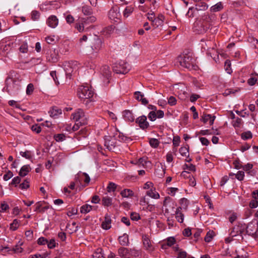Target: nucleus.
I'll use <instances>...</instances> for the list:
<instances>
[{
    "mask_svg": "<svg viewBox=\"0 0 258 258\" xmlns=\"http://www.w3.org/2000/svg\"><path fill=\"white\" fill-rule=\"evenodd\" d=\"M215 18V15L214 14H204L200 20H197L195 22L194 26V31L199 34L206 32L211 28Z\"/></svg>",
    "mask_w": 258,
    "mask_h": 258,
    "instance_id": "1",
    "label": "nucleus"
},
{
    "mask_svg": "<svg viewBox=\"0 0 258 258\" xmlns=\"http://www.w3.org/2000/svg\"><path fill=\"white\" fill-rule=\"evenodd\" d=\"M5 88L10 94L16 93L21 87L20 81L12 77H8L6 80Z\"/></svg>",
    "mask_w": 258,
    "mask_h": 258,
    "instance_id": "2",
    "label": "nucleus"
},
{
    "mask_svg": "<svg viewBox=\"0 0 258 258\" xmlns=\"http://www.w3.org/2000/svg\"><path fill=\"white\" fill-rule=\"evenodd\" d=\"M178 61L180 65L185 68L192 69L194 67L195 60L190 55L185 54L178 57Z\"/></svg>",
    "mask_w": 258,
    "mask_h": 258,
    "instance_id": "3",
    "label": "nucleus"
},
{
    "mask_svg": "<svg viewBox=\"0 0 258 258\" xmlns=\"http://www.w3.org/2000/svg\"><path fill=\"white\" fill-rule=\"evenodd\" d=\"M119 255L122 258H134L139 256L140 252L134 249L121 247L118 249Z\"/></svg>",
    "mask_w": 258,
    "mask_h": 258,
    "instance_id": "4",
    "label": "nucleus"
},
{
    "mask_svg": "<svg viewBox=\"0 0 258 258\" xmlns=\"http://www.w3.org/2000/svg\"><path fill=\"white\" fill-rule=\"evenodd\" d=\"M93 95L94 92L92 89L88 86H81L78 89V95L81 99H90L93 97Z\"/></svg>",
    "mask_w": 258,
    "mask_h": 258,
    "instance_id": "5",
    "label": "nucleus"
},
{
    "mask_svg": "<svg viewBox=\"0 0 258 258\" xmlns=\"http://www.w3.org/2000/svg\"><path fill=\"white\" fill-rule=\"evenodd\" d=\"M113 71L117 74H125L131 69L130 65L126 62L121 60L113 67Z\"/></svg>",
    "mask_w": 258,
    "mask_h": 258,
    "instance_id": "6",
    "label": "nucleus"
},
{
    "mask_svg": "<svg viewBox=\"0 0 258 258\" xmlns=\"http://www.w3.org/2000/svg\"><path fill=\"white\" fill-rule=\"evenodd\" d=\"M108 18L112 23H118L120 21L121 15L119 12V8L117 6H113L109 11Z\"/></svg>",
    "mask_w": 258,
    "mask_h": 258,
    "instance_id": "7",
    "label": "nucleus"
},
{
    "mask_svg": "<svg viewBox=\"0 0 258 258\" xmlns=\"http://www.w3.org/2000/svg\"><path fill=\"white\" fill-rule=\"evenodd\" d=\"M201 42L202 50L203 51H207V53L210 54L211 56L212 57L211 51H215L216 44L215 42L211 40L206 41L204 39H202Z\"/></svg>",
    "mask_w": 258,
    "mask_h": 258,
    "instance_id": "8",
    "label": "nucleus"
},
{
    "mask_svg": "<svg viewBox=\"0 0 258 258\" xmlns=\"http://www.w3.org/2000/svg\"><path fill=\"white\" fill-rule=\"evenodd\" d=\"M71 118L76 122H79L80 124H85L87 123V117L82 109H77L74 113L72 114Z\"/></svg>",
    "mask_w": 258,
    "mask_h": 258,
    "instance_id": "9",
    "label": "nucleus"
},
{
    "mask_svg": "<svg viewBox=\"0 0 258 258\" xmlns=\"http://www.w3.org/2000/svg\"><path fill=\"white\" fill-rule=\"evenodd\" d=\"M80 65V64L77 61H71L65 66V71L67 74H71L74 70L77 71L79 68Z\"/></svg>",
    "mask_w": 258,
    "mask_h": 258,
    "instance_id": "10",
    "label": "nucleus"
},
{
    "mask_svg": "<svg viewBox=\"0 0 258 258\" xmlns=\"http://www.w3.org/2000/svg\"><path fill=\"white\" fill-rule=\"evenodd\" d=\"M143 244L145 249L150 252H152L154 250V247L151 243V240L147 235H143L142 236Z\"/></svg>",
    "mask_w": 258,
    "mask_h": 258,
    "instance_id": "11",
    "label": "nucleus"
},
{
    "mask_svg": "<svg viewBox=\"0 0 258 258\" xmlns=\"http://www.w3.org/2000/svg\"><path fill=\"white\" fill-rule=\"evenodd\" d=\"M136 122L139 124L140 127L142 130L146 129L149 126V123L147 121V117L145 115L138 117L136 120Z\"/></svg>",
    "mask_w": 258,
    "mask_h": 258,
    "instance_id": "12",
    "label": "nucleus"
},
{
    "mask_svg": "<svg viewBox=\"0 0 258 258\" xmlns=\"http://www.w3.org/2000/svg\"><path fill=\"white\" fill-rule=\"evenodd\" d=\"M83 179L86 184H88L90 181V177L86 173H79L75 176V180L77 183H81Z\"/></svg>",
    "mask_w": 258,
    "mask_h": 258,
    "instance_id": "13",
    "label": "nucleus"
},
{
    "mask_svg": "<svg viewBox=\"0 0 258 258\" xmlns=\"http://www.w3.org/2000/svg\"><path fill=\"white\" fill-rule=\"evenodd\" d=\"M46 24L49 27L55 28L58 24V19L56 16L51 15L47 19Z\"/></svg>",
    "mask_w": 258,
    "mask_h": 258,
    "instance_id": "14",
    "label": "nucleus"
},
{
    "mask_svg": "<svg viewBox=\"0 0 258 258\" xmlns=\"http://www.w3.org/2000/svg\"><path fill=\"white\" fill-rule=\"evenodd\" d=\"M115 140L114 139H113L111 137H107L105 139L104 141V146L106 147V148L110 151L113 150L115 147Z\"/></svg>",
    "mask_w": 258,
    "mask_h": 258,
    "instance_id": "15",
    "label": "nucleus"
},
{
    "mask_svg": "<svg viewBox=\"0 0 258 258\" xmlns=\"http://www.w3.org/2000/svg\"><path fill=\"white\" fill-rule=\"evenodd\" d=\"M58 55L57 52L55 50H50L47 55V59L51 62H55L58 60Z\"/></svg>",
    "mask_w": 258,
    "mask_h": 258,
    "instance_id": "16",
    "label": "nucleus"
},
{
    "mask_svg": "<svg viewBox=\"0 0 258 258\" xmlns=\"http://www.w3.org/2000/svg\"><path fill=\"white\" fill-rule=\"evenodd\" d=\"M102 41L99 38L94 39L93 45L91 46L92 49L94 52L97 53L102 47Z\"/></svg>",
    "mask_w": 258,
    "mask_h": 258,
    "instance_id": "17",
    "label": "nucleus"
},
{
    "mask_svg": "<svg viewBox=\"0 0 258 258\" xmlns=\"http://www.w3.org/2000/svg\"><path fill=\"white\" fill-rule=\"evenodd\" d=\"M134 97L138 101H141L144 105H147L148 103V100L144 98V95L140 91H136L134 93Z\"/></svg>",
    "mask_w": 258,
    "mask_h": 258,
    "instance_id": "18",
    "label": "nucleus"
},
{
    "mask_svg": "<svg viewBox=\"0 0 258 258\" xmlns=\"http://www.w3.org/2000/svg\"><path fill=\"white\" fill-rule=\"evenodd\" d=\"M122 115L124 119L127 121L133 122L135 120V116L132 112L129 110H125L123 111Z\"/></svg>",
    "mask_w": 258,
    "mask_h": 258,
    "instance_id": "19",
    "label": "nucleus"
},
{
    "mask_svg": "<svg viewBox=\"0 0 258 258\" xmlns=\"http://www.w3.org/2000/svg\"><path fill=\"white\" fill-rule=\"evenodd\" d=\"M118 240L119 244L122 246H128L130 244L128 235L126 233L119 236Z\"/></svg>",
    "mask_w": 258,
    "mask_h": 258,
    "instance_id": "20",
    "label": "nucleus"
},
{
    "mask_svg": "<svg viewBox=\"0 0 258 258\" xmlns=\"http://www.w3.org/2000/svg\"><path fill=\"white\" fill-rule=\"evenodd\" d=\"M175 217L178 222L180 223H183L184 216L181 212V207H178L176 208L175 212Z\"/></svg>",
    "mask_w": 258,
    "mask_h": 258,
    "instance_id": "21",
    "label": "nucleus"
},
{
    "mask_svg": "<svg viewBox=\"0 0 258 258\" xmlns=\"http://www.w3.org/2000/svg\"><path fill=\"white\" fill-rule=\"evenodd\" d=\"M24 243L21 241H19L12 248L8 251H12V252L15 253H20L23 251V248L22 246Z\"/></svg>",
    "mask_w": 258,
    "mask_h": 258,
    "instance_id": "22",
    "label": "nucleus"
},
{
    "mask_svg": "<svg viewBox=\"0 0 258 258\" xmlns=\"http://www.w3.org/2000/svg\"><path fill=\"white\" fill-rule=\"evenodd\" d=\"M61 113V109L56 106L52 107L49 111L50 116L53 118H57Z\"/></svg>",
    "mask_w": 258,
    "mask_h": 258,
    "instance_id": "23",
    "label": "nucleus"
},
{
    "mask_svg": "<svg viewBox=\"0 0 258 258\" xmlns=\"http://www.w3.org/2000/svg\"><path fill=\"white\" fill-rule=\"evenodd\" d=\"M215 118V116H212L210 114H203L201 117V120L204 123H206L209 121V123L210 125H212L214 123V120Z\"/></svg>",
    "mask_w": 258,
    "mask_h": 258,
    "instance_id": "24",
    "label": "nucleus"
},
{
    "mask_svg": "<svg viewBox=\"0 0 258 258\" xmlns=\"http://www.w3.org/2000/svg\"><path fill=\"white\" fill-rule=\"evenodd\" d=\"M209 7L208 5L201 0L198 3L196 4L195 5V9L197 11H206L208 9Z\"/></svg>",
    "mask_w": 258,
    "mask_h": 258,
    "instance_id": "25",
    "label": "nucleus"
},
{
    "mask_svg": "<svg viewBox=\"0 0 258 258\" xmlns=\"http://www.w3.org/2000/svg\"><path fill=\"white\" fill-rule=\"evenodd\" d=\"M146 195L154 199H159L160 198V195L156 191L155 187H154L148 190L146 192Z\"/></svg>",
    "mask_w": 258,
    "mask_h": 258,
    "instance_id": "26",
    "label": "nucleus"
},
{
    "mask_svg": "<svg viewBox=\"0 0 258 258\" xmlns=\"http://www.w3.org/2000/svg\"><path fill=\"white\" fill-rule=\"evenodd\" d=\"M149 163V161L147 160L146 158L142 157L139 159L134 164L137 165L139 168H145L147 166V164Z\"/></svg>",
    "mask_w": 258,
    "mask_h": 258,
    "instance_id": "27",
    "label": "nucleus"
},
{
    "mask_svg": "<svg viewBox=\"0 0 258 258\" xmlns=\"http://www.w3.org/2000/svg\"><path fill=\"white\" fill-rule=\"evenodd\" d=\"M111 219L108 215L105 217L104 221L102 223L101 227L103 229L108 230L111 228Z\"/></svg>",
    "mask_w": 258,
    "mask_h": 258,
    "instance_id": "28",
    "label": "nucleus"
},
{
    "mask_svg": "<svg viewBox=\"0 0 258 258\" xmlns=\"http://www.w3.org/2000/svg\"><path fill=\"white\" fill-rule=\"evenodd\" d=\"M164 20V16L162 14H160L158 15V17L155 18L153 21V25L156 27L159 26H161L163 24Z\"/></svg>",
    "mask_w": 258,
    "mask_h": 258,
    "instance_id": "29",
    "label": "nucleus"
},
{
    "mask_svg": "<svg viewBox=\"0 0 258 258\" xmlns=\"http://www.w3.org/2000/svg\"><path fill=\"white\" fill-rule=\"evenodd\" d=\"M100 71L102 75L106 78L107 79L110 77L111 75V71L110 70V68L108 66H103L101 69Z\"/></svg>",
    "mask_w": 258,
    "mask_h": 258,
    "instance_id": "30",
    "label": "nucleus"
},
{
    "mask_svg": "<svg viewBox=\"0 0 258 258\" xmlns=\"http://www.w3.org/2000/svg\"><path fill=\"white\" fill-rule=\"evenodd\" d=\"M122 198H131L134 196V191L130 189L125 188L121 190L120 193Z\"/></svg>",
    "mask_w": 258,
    "mask_h": 258,
    "instance_id": "31",
    "label": "nucleus"
},
{
    "mask_svg": "<svg viewBox=\"0 0 258 258\" xmlns=\"http://www.w3.org/2000/svg\"><path fill=\"white\" fill-rule=\"evenodd\" d=\"M31 170L30 167L29 165L23 166L19 173V174L21 177H24L28 174Z\"/></svg>",
    "mask_w": 258,
    "mask_h": 258,
    "instance_id": "32",
    "label": "nucleus"
},
{
    "mask_svg": "<svg viewBox=\"0 0 258 258\" xmlns=\"http://www.w3.org/2000/svg\"><path fill=\"white\" fill-rule=\"evenodd\" d=\"M175 242V239L173 237H169L167 239L166 241H165L162 244V248H166V246H172Z\"/></svg>",
    "mask_w": 258,
    "mask_h": 258,
    "instance_id": "33",
    "label": "nucleus"
},
{
    "mask_svg": "<svg viewBox=\"0 0 258 258\" xmlns=\"http://www.w3.org/2000/svg\"><path fill=\"white\" fill-rule=\"evenodd\" d=\"M223 9V6L222 2H220L215 4V5L212 6L210 8V11L211 12H217L221 11Z\"/></svg>",
    "mask_w": 258,
    "mask_h": 258,
    "instance_id": "34",
    "label": "nucleus"
},
{
    "mask_svg": "<svg viewBox=\"0 0 258 258\" xmlns=\"http://www.w3.org/2000/svg\"><path fill=\"white\" fill-rule=\"evenodd\" d=\"M102 204L105 207H109L112 204V199L108 196H104L102 199Z\"/></svg>",
    "mask_w": 258,
    "mask_h": 258,
    "instance_id": "35",
    "label": "nucleus"
},
{
    "mask_svg": "<svg viewBox=\"0 0 258 258\" xmlns=\"http://www.w3.org/2000/svg\"><path fill=\"white\" fill-rule=\"evenodd\" d=\"M243 231L238 226H235L233 227L231 231L230 232L229 235L232 237H234L239 234H241Z\"/></svg>",
    "mask_w": 258,
    "mask_h": 258,
    "instance_id": "36",
    "label": "nucleus"
},
{
    "mask_svg": "<svg viewBox=\"0 0 258 258\" xmlns=\"http://www.w3.org/2000/svg\"><path fill=\"white\" fill-rule=\"evenodd\" d=\"M115 27L113 25H110L108 27H105L102 31L103 35L106 36H108L112 34L114 30Z\"/></svg>",
    "mask_w": 258,
    "mask_h": 258,
    "instance_id": "37",
    "label": "nucleus"
},
{
    "mask_svg": "<svg viewBox=\"0 0 258 258\" xmlns=\"http://www.w3.org/2000/svg\"><path fill=\"white\" fill-rule=\"evenodd\" d=\"M82 12L84 15L90 16L93 14L92 9L87 5H85L82 7Z\"/></svg>",
    "mask_w": 258,
    "mask_h": 258,
    "instance_id": "38",
    "label": "nucleus"
},
{
    "mask_svg": "<svg viewBox=\"0 0 258 258\" xmlns=\"http://www.w3.org/2000/svg\"><path fill=\"white\" fill-rule=\"evenodd\" d=\"M92 210V206L88 205L85 204L81 206L80 208V212L82 214H87L90 212Z\"/></svg>",
    "mask_w": 258,
    "mask_h": 258,
    "instance_id": "39",
    "label": "nucleus"
},
{
    "mask_svg": "<svg viewBox=\"0 0 258 258\" xmlns=\"http://www.w3.org/2000/svg\"><path fill=\"white\" fill-rule=\"evenodd\" d=\"M20 223V220L14 219L13 222L10 224V229L12 231H16L19 227Z\"/></svg>",
    "mask_w": 258,
    "mask_h": 258,
    "instance_id": "40",
    "label": "nucleus"
},
{
    "mask_svg": "<svg viewBox=\"0 0 258 258\" xmlns=\"http://www.w3.org/2000/svg\"><path fill=\"white\" fill-rule=\"evenodd\" d=\"M43 205H45V202L39 201V202H37L34 205V207H35L34 211L37 213H40V211Z\"/></svg>",
    "mask_w": 258,
    "mask_h": 258,
    "instance_id": "41",
    "label": "nucleus"
},
{
    "mask_svg": "<svg viewBox=\"0 0 258 258\" xmlns=\"http://www.w3.org/2000/svg\"><path fill=\"white\" fill-rule=\"evenodd\" d=\"M179 203L180 205V207H181V209H183L184 210H186L188 207L189 201L186 198H182L180 200Z\"/></svg>",
    "mask_w": 258,
    "mask_h": 258,
    "instance_id": "42",
    "label": "nucleus"
},
{
    "mask_svg": "<svg viewBox=\"0 0 258 258\" xmlns=\"http://www.w3.org/2000/svg\"><path fill=\"white\" fill-rule=\"evenodd\" d=\"M134 8L132 6L126 7L124 9L123 14L124 17H128L133 12Z\"/></svg>",
    "mask_w": 258,
    "mask_h": 258,
    "instance_id": "43",
    "label": "nucleus"
},
{
    "mask_svg": "<svg viewBox=\"0 0 258 258\" xmlns=\"http://www.w3.org/2000/svg\"><path fill=\"white\" fill-rule=\"evenodd\" d=\"M215 235L214 232L213 231H209L207 233L206 236L205 237V240L206 242H209L213 239Z\"/></svg>",
    "mask_w": 258,
    "mask_h": 258,
    "instance_id": "44",
    "label": "nucleus"
},
{
    "mask_svg": "<svg viewBox=\"0 0 258 258\" xmlns=\"http://www.w3.org/2000/svg\"><path fill=\"white\" fill-rule=\"evenodd\" d=\"M252 134L250 131H247L241 134V138L244 140L252 138Z\"/></svg>",
    "mask_w": 258,
    "mask_h": 258,
    "instance_id": "45",
    "label": "nucleus"
},
{
    "mask_svg": "<svg viewBox=\"0 0 258 258\" xmlns=\"http://www.w3.org/2000/svg\"><path fill=\"white\" fill-rule=\"evenodd\" d=\"M116 188L117 185L115 183L110 182L107 186V190L108 192L114 191Z\"/></svg>",
    "mask_w": 258,
    "mask_h": 258,
    "instance_id": "46",
    "label": "nucleus"
},
{
    "mask_svg": "<svg viewBox=\"0 0 258 258\" xmlns=\"http://www.w3.org/2000/svg\"><path fill=\"white\" fill-rule=\"evenodd\" d=\"M31 19L33 21H37L40 18V13L36 10L32 11L31 13Z\"/></svg>",
    "mask_w": 258,
    "mask_h": 258,
    "instance_id": "47",
    "label": "nucleus"
},
{
    "mask_svg": "<svg viewBox=\"0 0 258 258\" xmlns=\"http://www.w3.org/2000/svg\"><path fill=\"white\" fill-rule=\"evenodd\" d=\"M149 144L152 147L157 148L159 144L158 140L155 138H151L149 141Z\"/></svg>",
    "mask_w": 258,
    "mask_h": 258,
    "instance_id": "48",
    "label": "nucleus"
},
{
    "mask_svg": "<svg viewBox=\"0 0 258 258\" xmlns=\"http://www.w3.org/2000/svg\"><path fill=\"white\" fill-rule=\"evenodd\" d=\"M140 204L143 206H147L150 207V205L149 204V199L146 197H142L140 200Z\"/></svg>",
    "mask_w": 258,
    "mask_h": 258,
    "instance_id": "49",
    "label": "nucleus"
},
{
    "mask_svg": "<svg viewBox=\"0 0 258 258\" xmlns=\"http://www.w3.org/2000/svg\"><path fill=\"white\" fill-rule=\"evenodd\" d=\"M54 138L56 142H62L66 139V136L63 134L55 135Z\"/></svg>",
    "mask_w": 258,
    "mask_h": 258,
    "instance_id": "50",
    "label": "nucleus"
},
{
    "mask_svg": "<svg viewBox=\"0 0 258 258\" xmlns=\"http://www.w3.org/2000/svg\"><path fill=\"white\" fill-rule=\"evenodd\" d=\"M179 153L182 156L186 157L189 156L188 149L186 147H182L179 149Z\"/></svg>",
    "mask_w": 258,
    "mask_h": 258,
    "instance_id": "51",
    "label": "nucleus"
},
{
    "mask_svg": "<svg viewBox=\"0 0 258 258\" xmlns=\"http://www.w3.org/2000/svg\"><path fill=\"white\" fill-rule=\"evenodd\" d=\"M83 20H84V23L87 24L94 23L96 21V18L95 17L91 16L88 17L87 19H83Z\"/></svg>",
    "mask_w": 258,
    "mask_h": 258,
    "instance_id": "52",
    "label": "nucleus"
},
{
    "mask_svg": "<svg viewBox=\"0 0 258 258\" xmlns=\"http://www.w3.org/2000/svg\"><path fill=\"white\" fill-rule=\"evenodd\" d=\"M225 69L227 73L230 74L232 73L231 69V62L229 60H226L225 62Z\"/></svg>",
    "mask_w": 258,
    "mask_h": 258,
    "instance_id": "53",
    "label": "nucleus"
},
{
    "mask_svg": "<svg viewBox=\"0 0 258 258\" xmlns=\"http://www.w3.org/2000/svg\"><path fill=\"white\" fill-rule=\"evenodd\" d=\"M20 154L23 157L26 159H30L32 158L31 153L29 151H26L25 152L21 151Z\"/></svg>",
    "mask_w": 258,
    "mask_h": 258,
    "instance_id": "54",
    "label": "nucleus"
},
{
    "mask_svg": "<svg viewBox=\"0 0 258 258\" xmlns=\"http://www.w3.org/2000/svg\"><path fill=\"white\" fill-rule=\"evenodd\" d=\"M253 227H254V225H253L252 223H250V224H248V225L247 226L246 231H247V233H249V234H255L257 230L256 229L255 231H253L252 230Z\"/></svg>",
    "mask_w": 258,
    "mask_h": 258,
    "instance_id": "55",
    "label": "nucleus"
},
{
    "mask_svg": "<svg viewBox=\"0 0 258 258\" xmlns=\"http://www.w3.org/2000/svg\"><path fill=\"white\" fill-rule=\"evenodd\" d=\"M19 50L22 53H27L28 51L27 43L26 42L23 43L19 48Z\"/></svg>",
    "mask_w": 258,
    "mask_h": 258,
    "instance_id": "56",
    "label": "nucleus"
},
{
    "mask_svg": "<svg viewBox=\"0 0 258 258\" xmlns=\"http://www.w3.org/2000/svg\"><path fill=\"white\" fill-rule=\"evenodd\" d=\"M84 24H86L84 23V20H82V22L77 23L76 24L75 28L80 32H81L84 31Z\"/></svg>",
    "mask_w": 258,
    "mask_h": 258,
    "instance_id": "57",
    "label": "nucleus"
},
{
    "mask_svg": "<svg viewBox=\"0 0 258 258\" xmlns=\"http://www.w3.org/2000/svg\"><path fill=\"white\" fill-rule=\"evenodd\" d=\"M148 117L149 120L152 121L155 120L157 118V115L155 111H152L150 112L148 114Z\"/></svg>",
    "mask_w": 258,
    "mask_h": 258,
    "instance_id": "58",
    "label": "nucleus"
},
{
    "mask_svg": "<svg viewBox=\"0 0 258 258\" xmlns=\"http://www.w3.org/2000/svg\"><path fill=\"white\" fill-rule=\"evenodd\" d=\"M47 242L48 240L43 237H41L39 238L37 240L38 244L40 245H45L47 244Z\"/></svg>",
    "mask_w": 258,
    "mask_h": 258,
    "instance_id": "59",
    "label": "nucleus"
},
{
    "mask_svg": "<svg viewBox=\"0 0 258 258\" xmlns=\"http://www.w3.org/2000/svg\"><path fill=\"white\" fill-rule=\"evenodd\" d=\"M34 91V86L32 83L28 85L26 89V94L27 95H31Z\"/></svg>",
    "mask_w": 258,
    "mask_h": 258,
    "instance_id": "60",
    "label": "nucleus"
},
{
    "mask_svg": "<svg viewBox=\"0 0 258 258\" xmlns=\"http://www.w3.org/2000/svg\"><path fill=\"white\" fill-rule=\"evenodd\" d=\"M9 209V206L6 203L4 202L0 206V212H5Z\"/></svg>",
    "mask_w": 258,
    "mask_h": 258,
    "instance_id": "61",
    "label": "nucleus"
},
{
    "mask_svg": "<svg viewBox=\"0 0 258 258\" xmlns=\"http://www.w3.org/2000/svg\"><path fill=\"white\" fill-rule=\"evenodd\" d=\"M13 176V174L12 172L9 170L7 172V173L5 174H4V175L3 176V179L5 181H8L10 178H11Z\"/></svg>",
    "mask_w": 258,
    "mask_h": 258,
    "instance_id": "62",
    "label": "nucleus"
},
{
    "mask_svg": "<svg viewBox=\"0 0 258 258\" xmlns=\"http://www.w3.org/2000/svg\"><path fill=\"white\" fill-rule=\"evenodd\" d=\"M46 244L48 248L52 249L55 247L56 243L54 239H51L49 241L48 240V242Z\"/></svg>",
    "mask_w": 258,
    "mask_h": 258,
    "instance_id": "63",
    "label": "nucleus"
},
{
    "mask_svg": "<svg viewBox=\"0 0 258 258\" xmlns=\"http://www.w3.org/2000/svg\"><path fill=\"white\" fill-rule=\"evenodd\" d=\"M249 206L250 208H255L258 206V201L256 199L252 200L249 204Z\"/></svg>",
    "mask_w": 258,
    "mask_h": 258,
    "instance_id": "64",
    "label": "nucleus"
}]
</instances>
